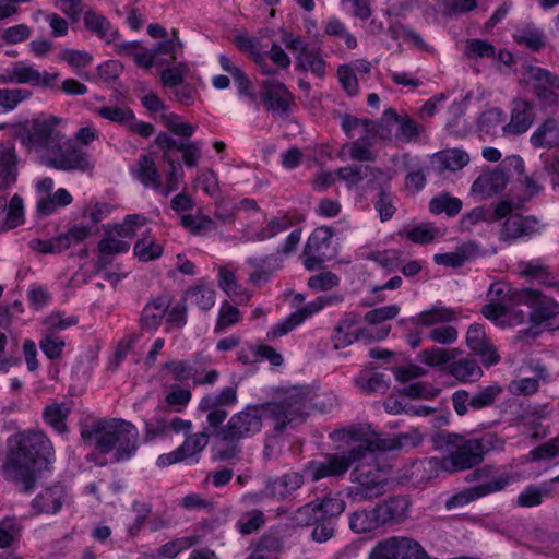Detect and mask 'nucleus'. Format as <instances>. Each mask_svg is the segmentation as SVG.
Returning <instances> with one entry per match:
<instances>
[{"label": "nucleus", "instance_id": "nucleus-1", "mask_svg": "<svg viewBox=\"0 0 559 559\" xmlns=\"http://www.w3.org/2000/svg\"><path fill=\"white\" fill-rule=\"evenodd\" d=\"M307 394L300 390L294 391L277 402L248 405L241 412L234 414L226 425L213 429L212 435L226 447L214 448V460H238L241 454L239 442L257 435L262 428V411L274 421L277 432L288 427H295L306 420Z\"/></svg>", "mask_w": 559, "mask_h": 559}, {"label": "nucleus", "instance_id": "nucleus-2", "mask_svg": "<svg viewBox=\"0 0 559 559\" xmlns=\"http://www.w3.org/2000/svg\"><path fill=\"white\" fill-rule=\"evenodd\" d=\"M55 460L51 441L41 431H23L8 439L5 460L1 466L3 478L23 493L35 490L44 471Z\"/></svg>", "mask_w": 559, "mask_h": 559}, {"label": "nucleus", "instance_id": "nucleus-3", "mask_svg": "<svg viewBox=\"0 0 559 559\" xmlns=\"http://www.w3.org/2000/svg\"><path fill=\"white\" fill-rule=\"evenodd\" d=\"M435 443L438 448L444 447L447 455L428 457L420 462L419 467L428 478L437 477L440 472L456 473L478 466L488 452L502 445V441L495 433L467 439L447 431L438 433Z\"/></svg>", "mask_w": 559, "mask_h": 559}, {"label": "nucleus", "instance_id": "nucleus-4", "mask_svg": "<svg viewBox=\"0 0 559 559\" xmlns=\"http://www.w3.org/2000/svg\"><path fill=\"white\" fill-rule=\"evenodd\" d=\"M408 437L400 435L396 438H377L365 440L343 453H324L304 464L307 479L317 483L323 478H342L356 462L373 456L374 451H392L406 444Z\"/></svg>", "mask_w": 559, "mask_h": 559}, {"label": "nucleus", "instance_id": "nucleus-5", "mask_svg": "<svg viewBox=\"0 0 559 559\" xmlns=\"http://www.w3.org/2000/svg\"><path fill=\"white\" fill-rule=\"evenodd\" d=\"M81 438L87 442L95 439V448L106 454L116 450L115 462L127 461L138 450L139 432L136 427L123 419L99 420L81 429Z\"/></svg>", "mask_w": 559, "mask_h": 559}, {"label": "nucleus", "instance_id": "nucleus-6", "mask_svg": "<svg viewBox=\"0 0 559 559\" xmlns=\"http://www.w3.org/2000/svg\"><path fill=\"white\" fill-rule=\"evenodd\" d=\"M376 452L372 459L369 456L356 462L350 473L352 485L347 488V495L354 501H366L383 496L388 488V477L378 466H371L369 462L376 460Z\"/></svg>", "mask_w": 559, "mask_h": 559}, {"label": "nucleus", "instance_id": "nucleus-7", "mask_svg": "<svg viewBox=\"0 0 559 559\" xmlns=\"http://www.w3.org/2000/svg\"><path fill=\"white\" fill-rule=\"evenodd\" d=\"M57 123L58 120L55 117L33 119L19 127L16 136L27 151L39 153L43 159L62 134L57 129Z\"/></svg>", "mask_w": 559, "mask_h": 559}, {"label": "nucleus", "instance_id": "nucleus-8", "mask_svg": "<svg viewBox=\"0 0 559 559\" xmlns=\"http://www.w3.org/2000/svg\"><path fill=\"white\" fill-rule=\"evenodd\" d=\"M524 160L519 155L507 156L495 169L483 173L472 185V192L489 198L501 192L515 175L523 176Z\"/></svg>", "mask_w": 559, "mask_h": 559}, {"label": "nucleus", "instance_id": "nucleus-9", "mask_svg": "<svg viewBox=\"0 0 559 559\" xmlns=\"http://www.w3.org/2000/svg\"><path fill=\"white\" fill-rule=\"evenodd\" d=\"M43 163L63 171H87L92 169L88 155L76 142L61 134L53 143L50 151L43 158Z\"/></svg>", "mask_w": 559, "mask_h": 559}, {"label": "nucleus", "instance_id": "nucleus-10", "mask_svg": "<svg viewBox=\"0 0 559 559\" xmlns=\"http://www.w3.org/2000/svg\"><path fill=\"white\" fill-rule=\"evenodd\" d=\"M516 302L528 305L532 310L528 313L530 321L543 330L555 331L559 329V304L546 298H540L537 290L522 289L515 293Z\"/></svg>", "mask_w": 559, "mask_h": 559}, {"label": "nucleus", "instance_id": "nucleus-11", "mask_svg": "<svg viewBox=\"0 0 559 559\" xmlns=\"http://www.w3.org/2000/svg\"><path fill=\"white\" fill-rule=\"evenodd\" d=\"M546 227L535 215L511 214L501 224L499 240L507 245L527 241L540 235Z\"/></svg>", "mask_w": 559, "mask_h": 559}, {"label": "nucleus", "instance_id": "nucleus-12", "mask_svg": "<svg viewBox=\"0 0 559 559\" xmlns=\"http://www.w3.org/2000/svg\"><path fill=\"white\" fill-rule=\"evenodd\" d=\"M526 80L542 108L558 107L559 75L536 66H528Z\"/></svg>", "mask_w": 559, "mask_h": 559}, {"label": "nucleus", "instance_id": "nucleus-13", "mask_svg": "<svg viewBox=\"0 0 559 559\" xmlns=\"http://www.w3.org/2000/svg\"><path fill=\"white\" fill-rule=\"evenodd\" d=\"M368 559H433L423 546L408 537H389L377 544Z\"/></svg>", "mask_w": 559, "mask_h": 559}, {"label": "nucleus", "instance_id": "nucleus-14", "mask_svg": "<svg viewBox=\"0 0 559 559\" xmlns=\"http://www.w3.org/2000/svg\"><path fill=\"white\" fill-rule=\"evenodd\" d=\"M238 402L236 386H225L219 393L204 395L198 406L201 412H206V423L210 428L217 429L228 416L225 407L234 406Z\"/></svg>", "mask_w": 559, "mask_h": 559}, {"label": "nucleus", "instance_id": "nucleus-15", "mask_svg": "<svg viewBox=\"0 0 559 559\" xmlns=\"http://www.w3.org/2000/svg\"><path fill=\"white\" fill-rule=\"evenodd\" d=\"M503 390L498 384L481 388L471 394L466 390H457L452 394V405L459 416H464L468 411H481L492 406Z\"/></svg>", "mask_w": 559, "mask_h": 559}, {"label": "nucleus", "instance_id": "nucleus-16", "mask_svg": "<svg viewBox=\"0 0 559 559\" xmlns=\"http://www.w3.org/2000/svg\"><path fill=\"white\" fill-rule=\"evenodd\" d=\"M510 484V477L508 475H500L493 481L480 483L474 487H471L462 492H459L450 497L445 502L448 510L457 507H463L471 501L479 499L490 493H495L503 490Z\"/></svg>", "mask_w": 559, "mask_h": 559}, {"label": "nucleus", "instance_id": "nucleus-17", "mask_svg": "<svg viewBox=\"0 0 559 559\" xmlns=\"http://www.w3.org/2000/svg\"><path fill=\"white\" fill-rule=\"evenodd\" d=\"M261 100L266 110L272 112H287L293 95L286 85L275 79H266L261 82Z\"/></svg>", "mask_w": 559, "mask_h": 559}, {"label": "nucleus", "instance_id": "nucleus-18", "mask_svg": "<svg viewBox=\"0 0 559 559\" xmlns=\"http://www.w3.org/2000/svg\"><path fill=\"white\" fill-rule=\"evenodd\" d=\"M59 78L58 73L39 72L23 62H15L7 70V81L16 84H31L35 87L51 86Z\"/></svg>", "mask_w": 559, "mask_h": 559}, {"label": "nucleus", "instance_id": "nucleus-19", "mask_svg": "<svg viewBox=\"0 0 559 559\" xmlns=\"http://www.w3.org/2000/svg\"><path fill=\"white\" fill-rule=\"evenodd\" d=\"M381 527L403 523L408 518L409 502L403 496H392L374 506Z\"/></svg>", "mask_w": 559, "mask_h": 559}, {"label": "nucleus", "instance_id": "nucleus-20", "mask_svg": "<svg viewBox=\"0 0 559 559\" xmlns=\"http://www.w3.org/2000/svg\"><path fill=\"white\" fill-rule=\"evenodd\" d=\"M466 345L480 357L487 367L499 361V355L495 347L488 342L484 326L478 323L472 324L466 332Z\"/></svg>", "mask_w": 559, "mask_h": 559}, {"label": "nucleus", "instance_id": "nucleus-21", "mask_svg": "<svg viewBox=\"0 0 559 559\" xmlns=\"http://www.w3.org/2000/svg\"><path fill=\"white\" fill-rule=\"evenodd\" d=\"M510 122L502 127L503 133L520 135L525 133L534 122L533 103L515 98L511 104Z\"/></svg>", "mask_w": 559, "mask_h": 559}, {"label": "nucleus", "instance_id": "nucleus-22", "mask_svg": "<svg viewBox=\"0 0 559 559\" xmlns=\"http://www.w3.org/2000/svg\"><path fill=\"white\" fill-rule=\"evenodd\" d=\"M170 306L171 297L167 294L159 295L147 302L140 318L142 330L155 331L160 325Z\"/></svg>", "mask_w": 559, "mask_h": 559}, {"label": "nucleus", "instance_id": "nucleus-23", "mask_svg": "<svg viewBox=\"0 0 559 559\" xmlns=\"http://www.w3.org/2000/svg\"><path fill=\"white\" fill-rule=\"evenodd\" d=\"M305 479H307V477L304 469L301 473L289 472L277 477L270 478L266 484V489L271 496L285 499L299 489L304 485Z\"/></svg>", "mask_w": 559, "mask_h": 559}, {"label": "nucleus", "instance_id": "nucleus-24", "mask_svg": "<svg viewBox=\"0 0 559 559\" xmlns=\"http://www.w3.org/2000/svg\"><path fill=\"white\" fill-rule=\"evenodd\" d=\"M17 163L14 145L0 143V190H7L16 182Z\"/></svg>", "mask_w": 559, "mask_h": 559}, {"label": "nucleus", "instance_id": "nucleus-25", "mask_svg": "<svg viewBox=\"0 0 559 559\" xmlns=\"http://www.w3.org/2000/svg\"><path fill=\"white\" fill-rule=\"evenodd\" d=\"M447 374L462 383L476 382L483 377V370L477 360L467 356H459L447 367Z\"/></svg>", "mask_w": 559, "mask_h": 559}, {"label": "nucleus", "instance_id": "nucleus-26", "mask_svg": "<svg viewBox=\"0 0 559 559\" xmlns=\"http://www.w3.org/2000/svg\"><path fill=\"white\" fill-rule=\"evenodd\" d=\"M66 497L64 487L56 484L40 491L32 501V507L41 513H57Z\"/></svg>", "mask_w": 559, "mask_h": 559}, {"label": "nucleus", "instance_id": "nucleus-27", "mask_svg": "<svg viewBox=\"0 0 559 559\" xmlns=\"http://www.w3.org/2000/svg\"><path fill=\"white\" fill-rule=\"evenodd\" d=\"M283 259L278 254H269L264 258L250 257L247 259V264L254 271L250 273L249 280L251 283L258 285L261 282L270 280L272 274L281 267Z\"/></svg>", "mask_w": 559, "mask_h": 559}, {"label": "nucleus", "instance_id": "nucleus-28", "mask_svg": "<svg viewBox=\"0 0 559 559\" xmlns=\"http://www.w3.org/2000/svg\"><path fill=\"white\" fill-rule=\"evenodd\" d=\"M84 25L87 31L95 34L107 44L115 41L119 36V31L114 28L110 21L103 14L88 10L83 16Z\"/></svg>", "mask_w": 559, "mask_h": 559}, {"label": "nucleus", "instance_id": "nucleus-29", "mask_svg": "<svg viewBox=\"0 0 559 559\" xmlns=\"http://www.w3.org/2000/svg\"><path fill=\"white\" fill-rule=\"evenodd\" d=\"M530 143L535 148H552L559 145V121L547 118L532 133Z\"/></svg>", "mask_w": 559, "mask_h": 559}, {"label": "nucleus", "instance_id": "nucleus-30", "mask_svg": "<svg viewBox=\"0 0 559 559\" xmlns=\"http://www.w3.org/2000/svg\"><path fill=\"white\" fill-rule=\"evenodd\" d=\"M468 162V154L457 148L438 152L431 158L433 168L439 173L460 170L466 166Z\"/></svg>", "mask_w": 559, "mask_h": 559}, {"label": "nucleus", "instance_id": "nucleus-31", "mask_svg": "<svg viewBox=\"0 0 559 559\" xmlns=\"http://www.w3.org/2000/svg\"><path fill=\"white\" fill-rule=\"evenodd\" d=\"M360 321V314L355 311L346 312L334 329L332 341L335 348H345L355 342V328Z\"/></svg>", "mask_w": 559, "mask_h": 559}, {"label": "nucleus", "instance_id": "nucleus-32", "mask_svg": "<svg viewBox=\"0 0 559 559\" xmlns=\"http://www.w3.org/2000/svg\"><path fill=\"white\" fill-rule=\"evenodd\" d=\"M461 354L459 348L430 347L421 350L418 355L419 360L428 367L441 368L447 373V367Z\"/></svg>", "mask_w": 559, "mask_h": 559}, {"label": "nucleus", "instance_id": "nucleus-33", "mask_svg": "<svg viewBox=\"0 0 559 559\" xmlns=\"http://www.w3.org/2000/svg\"><path fill=\"white\" fill-rule=\"evenodd\" d=\"M133 175L144 187H152L155 190L162 189L160 175L150 155H140Z\"/></svg>", "mask_w": 559, "mask_h": 559}, {"label": "nucleus", "instance_id": "nucleus-34", "mask_svg": "<svg viewBox=\"0 0 559 559\" xmlns=\"http://www.w3.org/2000/svg\"><path fill=\"white\" fill-rule=\"evenodd\" d=\"M348 524L349 528L358 534L370 533L382 528L374 507L353 512L349 515Z\"/></svg>", "mask_w": 559, "mask_h": 559}, {"label": "nucleus", "instance_id": "nucleus-35", "mask_svg": "<svg viewBox=\"0 0 559 559\" xmlns=\"http://www.w3.org/2000/svg\"><path fill=\"white\" fill-rule=\"evenodd\" d=\"M218 275V286L231 298L234 302L246 304L250 300L251 294L237 283L234 272L223 267L219 270Z\"/></svg>", "mask_w": 559, "mask_h": 559}, {"label": "nucleus", "instance_id": "nucleus-36", "mask_svg": "<svg viewBox=\"0 0 559 559\" xmlns=\"http://www.w3.org/2000/svg\"><path fill=\"white\" fill-rule=\"evenodd\" d=\"M70 412L66 403H52L44 408L43 419L55 431L62 435L68 431L66 420Z\"/></svg>", "mask_w": 559, "mask_h": 559}, {"label": "nucleus", "instance_id": "nucleus-37", "mask_svg": "<svg viewBox=\"0 0 559 559\" xmlns=\"http://www.w3.org/2000/svg\"><path fill=\"white\" fill-rule=\"evenodd\" d=\"M428 207L431 214L444 213L449 217H454L461 212L463 203L459 198L452 197L448 192H441L429 201Z\"/></svg>", "mask_w": 559, "mask_h": 559}, {"label": "nucleus", "instance_id": "nucleus-38", "mask_svg": "<svg viewBox=\"0 0 559 559\" xmlns=\"http://www.w3.org/2000/svg\"><path fill=\"white\" fill-rule=\"evenodd\" d=\"M355 383L360 391L367 394H384L390 388V379L384 373L380 372L360 373L355 378Z\"/></svg>", "mask_w": 559, "mask_h": 559}, {"label": "nucleus", "instance_id": "nucleus-39", "mask_svg": "<svg viewBox=\"0 0 559 559\" xmlns=\"http://www.w3.org/2000/svg\"><path fill=\"white\" fill-rule=\"evenodd\" d=\"M336 174L341 180L353 187L360 183L365 178H378L383 175V171L370 166H347L340 168Z\"/></svg>", "mask_w": 559, "mask_h": 559}, {"label": "nucleus", "instance_id": "nucleus-40", "mask_svg": "<svg viewBox=\"0 0 559 559\" xmlns=\"http://www.w3.org/2000/svg\"><path fill=\"white\" fill-rule=\"evenodd\" d=\"M162 370L167 371L173 380L179 382L194 381V377L198 374L195 361L191 360L170 359L163 365Z\"/></svg>", "mask_w": 559, "mask_h": 559}, {"label": "nucleus", "instance_id": "nucleus-41", "mask_svg": "<svg viewBox=\"0 0 559 559\" xmlns=\"http://www.w3.org/2000/svg\"><path fill=\"white\" fill-rule=\"evenodd\" d=\"M455 319V312L445 307L433 306L432 308L420 312L417 317L413 318L416 324L423 326H431L437 323L451 322Z\"/></svg>", "mask_w": 559, "mask_h": 559}, {"label": "nucleus", "instance_id": "nucleus-42", "mask_svg": "<svg viewBox=\"0 0 559 559\" xmlns=\"http://www.w3.org/2000/svg\"><path fill=\"white\" fill-rule=\"evenodd\" d=\"M548 170L549 167H546L545 170H536L530 176H524L522 179H520L521 185L524 187V192L521 197H519V205H523L543 192V181L545 180V173Z\"/></svg>", "mask_w": 559, "mask_h": 559}, {"label": "nucleus", "instance_id": "nucleus-43", "mask_svg": "<svg viewBox=\"0 0 559 559\" xmlns=\"http://www.w3.org/2000/svg\"><path fill=\"white\" fill-rule=\"evenodd\" d=\"M551 492L550 483H544L540 486H527L519 496L516 503L523 508H532L542 504L543 498Z\"/></svg>", "mask_w": 559, "mask_h": 559}, {"label": "nucleus", "instance_id": "nucleus-44", "mask_svg": "<svg viewBox=\"0 0 559 559\" xmlns=\"http://www.w3.org/2000/svg\"><path fill=\"white\" fill-rule=\"evenodd\" d=\"M24 222L23 199L14 194L8 205L5 219L0 223V233L13 229Z\"/></svg>", "mask_w": 559, "mask_h": 559}, {"label": "nucleus", "instance_id": "nucleus-45", "mask_svg": "<svg viewBox=\"0 0 559 559\" xmlns=\"http://www.w3.org/2000/svg\"><path fill=\"white\" fill-rule=\"evenodd\" d=\"M297 70H311L319 78L325 74V61L316 50L304 49V52L297 57Z\"/></svg>", "mask_w": 559, "mask_h": 559}, {"label": "nucleus", "instance_id": "nucleus-46", "mask_svg": "<svg viewBox=\"0 0 559 559\" xmlns=\"http://www.w3.org/2000/svg\"><path fill=\"white\" fill-rule=\"evenodd\" d=\"M283 549V538L278 533L267 532L259 539L252 552L276 559Z\"/></svg>", "mask_w": 559, "mask_h": 559}, {"label": "nucleus", "instance_id": "nucleus-47", "mask_svg": "<svg viewBox=\"0 0 559 559\" xmlns=\"http://www.w3.org/2000/svg\"><path fill=\"white\" fill-rule=\"evenodd\" d=\"M181 224L194 235H204L216 228V222L205 215L186 214L181 216Z\"/></svg>", "mask_w": 559, "mask_h": 559}, {"label": "nucleus", "instance_id": "nucleus-48", "mask_svg": "<svg viewBox=\"0 0 559 559\" xmlns=\"http://www.w3.org/2000/svg\"><path fill=\"white\" fill-rule=\"evenodd\" d=\"M333 235L331 227L321 226L316 228L307 240L305 252H324L330 247Z\"/></svg>", "mask_w": 559, "mask_h": 559}, {"label": "nucleus", "instance_id": "nucleus-49", "mask_svg": "<svg viewBox=\"0 0 559 559\" xmlns=\"http://www.w3.org/2000/svg\"><path fill=\"white\" fill-rule=\"evenodd\" d=\"M292 225L293 222L287 215L273 217L269 221L265 227L257 231L255 235L251 237V240L263 241L265 239H270L287 230Z\"/></svg>", "mask_w": 559, "mask_h": 559}, {"label": "nucleus", "instance_id": "nucleus-50", "mask_svg": "<svg viewBox=\"0 0 559 559\" xmlns=\"http://www.w3.org/2000/svg\"><path fill=\"white\" fill-rule=\"evenodd\" d=\"M320 519L336 522V519L345 511L346 502L338 497H326L320 502L316 501Z\"/></svg>", "mask_w": 559, "mask_h": 559}, {"label": "nucleus", "instance_id": "nucleus-51", "mask_svg": "<svg viewBox=\"0 0 559 559\" xmlns=\"http://www.w3.org/2000/svg\"><path fill=\"white\" fill-rule=\"evenodd\" d=\"M400 313V307L397 305L382 306L368 311L364 320L373 326L388 325L385 322L396 318Z\"/></svg>", "mask_w": 559, "mask_h": 559}, {"label": "nucleus", "instance_id": "nucleus-52", "mask_svg": "<svg viewBox=\"0 0 559 559\" xmlns=\"http://www.w3.org/2000/svg\"><path fill=\"white\" fill-rule=\"evenodd\" d=\"M265 524V518L261 510L253 509L243 513L237 521V527L243 535H250L259 531Z\"/></svg>", "mask_w": 559, "mask_h": 559}, {"label": "nucleus", "instance_id": "nucleus-53", "mask_svg": "<svg viewBox=\"0 0 559 559\" xmlns=\"http://www.w3.org/2000/svg\"><path fill=\"white\" fill-rule=\"evenodd\" d=\"M528 456L533 462L559 459V435L532 449Z\"/></svg>", "mask_w": 559, "mask_h": 559}, {"label": "nucleus", "instance_id": "nucleus-54", "mask_svg": "<svg viewBox=\"0 0 559 559\" xmlns=\"http://www.w3.org/2000/svg\"><path fill=\"white\" fill-rule=\"evenodd\" d=\"M133 250L140 261L146 262L159 258L163 247L155 243L151 237L144 236L135 242Z\"/></svg>", "mask_w": 559, "mask_h": 559}, {"label": "nucleus", "instance_id": "nucleus-55", "mask_svg": "<svg viewBox=\"0 0 559 559\" xmlns=\"http://www.w3.org/2000/svg\"><path fill=\"white\" fill-rule=\"evenodd\" d=\"M31 91L25 88H0L1 111L13 110L21 102L31 96Z\"/></svg>", "mask_w": 559, "mask_h": 559}, {"label": "nucleus", "instance_id": "nucleus-56", "mask_svg": "<svg viewBox=\"0 0 559 559\" xmlns=\"http://www.w3.org/2000/svg\"><path fill=\"white\" fill-rule=\"evenodd\" d=\"M97 114L104 119L124 127L133 118V110L128 106H103L97 109Z\"/></svg>", "mask_w": 559, "mask_h": 559}, {"label": "nucleus", "instance_id": "nucleus-57", "mask_svg": "<svg viewBox=\"0 0 559 559\" xmlns=\"http://www.w3.org/2000/svg\"><path fill=\"white\" fill-rule=\"evenodd\" d=\"M188 297L202 310H210L215 304V290L205 285H198L188 292Z\"/></svg>", "mask_w": 559, "mask_h": 559}, {"label": "nucleus", "instance_id": "nucleus-58", "mask_svg": "<svg viewBox=\"0 0 559 559\" xmlns=\"http://www.w3.org/2000/svg\"><path fill=\"white\" fill-rule=\"evenodd\" d=\"M358 128H361L366 133H380L377 123L372 120L359 119L348 114L342 117V129L347 136L353 138V131Z\"/></svg>", "mask_w": 559, "mask_h": 559}, {"label": "nucleus", "instance_id": "nucleus-59", "mask_svg": "<svg viewBox=\"0 0 559 559\" xmlns=\"http://www.w3.org/2000/svg\"><path fill=\"white\" fill-rule=\"evenodd\" d=\"M464 53L468 59L490 58L496 57V48L492 44L484 39H468Z\"/></svg>", "mask_w": 559, "mask_h": 559}, {"label": "nucleus", "instance_id": "nucleus-60", "mask_svg": "<svg viewBox=\"0 0 559 559\" xmlns=\"http://www.w3.org/2000/svg\"><path fill=\"white\" fill-rule=\"evenodd\" d=\"M514 40L520 45H525L534 51H538L544 46L543 32L537 28L526 27L514 34Z\"/></svg>", "mask_w": 559, "mask_h": 559}, {"label": "nucleus", "instance_id": "nucleus-61", "mask_svg": "<svg viewBox=\"0 0 559 559\" xmlns=\"http://www.w3.org/2000/svg\"><path fill=\"white\" fill-rule=\"evenodd\" d=\"M29 246L33 250L45 254L60 253L68 249L66 237H61L60 235L51 239H34L29 242Z\"/></svg>", "mask_w": 559, "mask_h": 559}, {"label": "nucleus", "instance_id": "nucleus-62", "mask_svg": "<svg viewBox=\"0 0 559 559\" xmlns=\"http://www.w3.org/2000/svg\"><path fill=\"white\" fill-rule=\"evenodd\" d=\"M319 519L320 516L316 501H311L298 508L295 511L292 521L298 526H310L317 523Z\"/></svg>", "mask_w": 559, "mask_h": 559}, {"label": "nucleus", "instance_id": "nucleus-63", "mask_svg": "<svg viewBox=\"0 0 559 559\" xmlns=\"http://www.w3.org/2000/svg\"><path fill=\"white\" fill-rule=\"evenodd\" d=\"M394 197L384 188L379 191L378 199L374 202V209L379 213L381 222L391 219L396 212L394 206Z\"/></svg>", "mask_w": 559, "mask_h": 559}, {"label": "nucleus", "instance_id": "nucleus-64", "mask_svg": "<svg viewBox=\"0 0 559 559\" xmlns=\"http://www.w3.org/2000/svg\"><path fill=\"white\" fill-rule=\"evenodd\" d=\"M190 69L187 63L180 62L175 67L167 68L162 71V83L167 87H177L182 84L183 78L189 73Z\"/></svg>", "mask_w": 559, "mask_h": 559}]
</instances>
